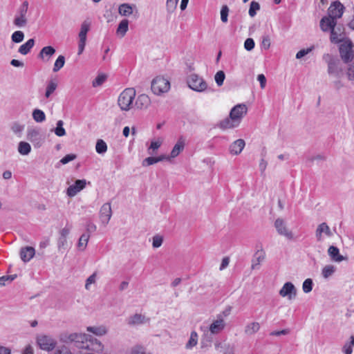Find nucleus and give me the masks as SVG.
Returning a JSON list of instances; mask_svg holds the SVG:
<instances>
[{
  "instance_id": "obj_1",
  "label": "nucleus",
  "mask_w": 354,
  "mask_h": 354,
  "mask_svg": "<svg viewBox=\"0 0 354 354\" xmlns=\"http://www.w3.org/2000/svg\"><path fill=\"white\" fill-rule=\"evenodd\" d=\"M89 337L90 335L85 333L65 332L60 334L59 340L66 344L74 343L80 348H86Z\"/></svg>"
},
{
  "instance_id": "obj_2",
  "label": "nucleus",
  "mask_w": 354,
  "mask_h": 354,
  "mask_svg": "<svg viewBox=\"0 0 354 354\" xmlns=\"http://www.w3.org/2000/svg\"><path fill=\"white\" fill-rule=\"evenodd\" d=\"M136 97V91L133 88L124 89L119 95L118 104L122 111H129L133 108V100Z\"/></svg>"
},
{
  "instance_id": "obj_3",
  "label": "nucleus",
  "mask_w": 354,
  "mask_h": 354,
  "mask_svg": "<svg viewBox=\"0 0 354 354\" xmlns=\"http://www.w3.org/2000/svg\"><path fill=\"white\" fill-rule=\"evenodd\" d=\"M323 60L328 65V73L329 75L338 79L343 75V68L340 66V62L338 59L327 53L323 55Z\"/></svg>"
},
{
  "instance_id": "obj_4",
  "label": "nucleus",
  "mask_w": 354,
  "mask_h": 354,
  "mask_svg": "<svg viewBox=\"0 0 354 354\" xmlns=\"http://www.w3.org/2000/svg\"><path fill=\"white\" fill-rule=\"evenodd\" d=\"M91 20L88 18L86 19L81 24L80 30L78 34V55H81L84 50L86 43V36L91 26Z\"/></svg>"
},
{
  "instance_id": "obj_5",
  "label": "nucleus",
  "mask_w": 354,
  "mask_h": 354,
  "mask_svg": "<svg viewBox=\"0 0 354 354\" xmlns=\"http://www.w3.org/2000/svg\"><path fill=\"white\" fill-rule=\"evenodd\" d=\"M170 88L169 80L163 77H156L151 82V91L156 95H161L167 92Z\"/></svg>"
},
{
  "instance_id": "obj_6",
  "label": "nucleus",
  "mask_w": 354,
  "mask_h": 354,
  "mask_svg": "<svg viewBox=\"0 0 354 354\" xmlns=\"http://www.w3.org/2000/svg\"><path fill=\"white\" fill-rule=\"evenodd\" d=\"M339 55L346 64L351 62L354 59V53L353 50V43L351 40H346L339 45Z\"/></svg>"
},
{
  "instance_id": "obj_7",
  "label": "nucleus",
  "mask_w": 354,
  "mask_h": 354,
  "mask_svg": "<svg viewBox=\"0 0 354 354\" xmlns=\"http://www.w3.org/2000/svg\"><path fill=\"white\" fill-rule=\"evenodd\" d=\"M28 9V2L25 1L17 10L13 24L18 28L25 27L28 23L26 14Z\"/></svg>"
},
{
  "instance_id": "obj_8",
  "label": "nucleus",
  "mask_w": 354,
  "mask_h": 354,
  "mask_svg": "<svg viewBox=\"0 0 354 354\" xmlns=\"http://www.w3.org/2000/svg\"><path fill=\"white\" fill-rule=\"evenodd\" d=\"M189 87L197 92H203L207 88V84L204 79L196 74H192L187 79Z\"/></svg>"
},
{
  "instance_id": "obj_9",
  "label": "nucleus",
  "mask_w": 354,
  "mask_h": 354,
  "mask_svg": "<svg viewBox=\"0 0 354 354\" xmlns=\"http://www.w3.org/2000/svg\"><path fill=\"white\" fill-rule=\"evenodd\" d=\"M37 343L41 349L46 351H53L57 344V342L55 339L46 335H37Z\"/></svg>"
},
{
  "instance_id": "obj_10",
  "label": "nucleus",
  "mask_w": 354,
  "mask_h": 354,
  "mask_svg": "<svg viewBox=\"0 0 354 354\" xmlns=\"http://www.w3.org/2000/svg\"><path fill=\"white\" fill-rule=\"evenodd\" d=\"M274 227L279 234L285 236L288 240L294 239L293 233L288 230L285 221L282 218H277L274 221Z\"/></svg>"
},
{
  "instance_id": "obj_11",
  "label": "nucleus",
  "mask_w": 354,
  "mask_h": 354,
  "mask_svg": "<svg viewBox=\"0 0 354 354\" xmlns=\"http://www.w3.org/2000/svg\"><path fill=\"white\" fill-rule=\"evenodd\" d=\"M248 108L243 104H239L234 106L230 111V118L236 122L240 124L242 118L246 115Z\"/></svg>"
},
{
  "instance_id": "obj_12",
  "label": "nucleus",
  "mask_w": 354,
  "mask_h": 354,
  "mask_svg": "<svg viewBox=\"0 0 354 354\" xmlns=\"http://www.w3.org/2000/svg\"><path fill=\"white\" fill-rule=\"evenodd\" d=\"M344 6L339 1L332 3L328 8V17L336 21L342 17L344 13Z\"/></svg>"
},
{
  "instance_id": "obj_13",
  "label": "nucleus",
  "mask_w": 354,
  "mask_h": 354,
  "mask_svg": "<svg viewBox=\"0 0 354 354\" xmlns=\"http://www.w3.org/2000/svg\"><path fill=\"white\" fill-rule=\"evenodd\" d=\"M279 295L283 297H288L289 300L295 298L297 295V289L291 282H286L279 290Z\"/></svg>"
},
{
  "instance_id": "obj_14",
  "label": "nucleus",
  "mask_w": 354,
  "mask_h": 354,
  "mask_svg": "<svg viewBox=\"0 0 354 354\" xmlns=\"http://www.w3.org/2000/svg\"><path fill=\"white\" fill-rule=\"evenodd\" d=\"M112 216V210L110 203H106L102 205L100 209V218L102 223L107 225Z\"/></svg>"
},
{
  "instance_id": "obj_15",
  "label": "nucleus",
  "mask_w": 354,
  "mask_h": 354,
  "mask_svg": "<svg viewBox=\"0 0 354 354\" xmlns=\"http://www.w3.org/2000/svg\"><path fill=\"white\" fill-rule=\"evenodd\" d=\"M86 185V180H77L73 185H70L68 187L66 191L67 195L70 197L75 196L79 192L85 187Z\"/></svg>"
},
{
  "instance_id": "obj_16",
  "label": "nucleus",
  "mask_w": 354,
  "mask_h": 354,
  "mask_svg": "<svg viewBox=\"0 0 354 354\" xmlns=\"http://www.w3.org/2000/svg\"><path fill=\"white\" fill-rule=\"evenodd\" d=\"M324 234L326 236L330 237L333 236V233L326 223H322L319 224L315 231V236L317 241H322L323 240L322 234Z\"/></svg>"
},
{
  "instance_id": "obj_17",
  "label": "nucleus",
  "mask_w": 354,
  "mask_h": 354,
  "mask_svg": "<svg viewBox=\"0 0 354 354\" xmlns=\"http://www.w3.org/2000/svg\"><path fill=\"white\" fill-rule=\"evenodd\" d=\"M86 348L93 352L100 353L103 351L104 345L98 339L90 336L86 343Z\"/></svg>"
},
{
  "instance_id": "obj_18",
  "label": "nucleus",
  "mask_w": 354,
  "mask_h": 354,
  "mask_svg": "<svg viewBox=\"0 0 354 354\" xmlns=\"http://www.w3.org/2000/svg\"><path fill=\"white\" fill-rule=\"evenodd\" d=\"M225 323L222 318V315H218L217 319L210 324L209 331L212 334H218L225 328Z\"/></svg>"
},
{
  "instance_id": "obj_19",
  "label": "nucleus",
  "mask_w": 354,
  "mask_h": 354,
  "mask_svg": "<svg viewBox=\"0 0 354 354\" xmlns=\"http://www.w3.org/2000/svg\"><path fill=\"white\" fill-rule=\"evenodd\" d=\"M151 104L150 98L145 94L139 95L133 104V108L139 110L146 109Z\"/></svg>"
},
{
  "instance_id": "obj_20",
  "label": "nucleus",
  "mask_w": 354,
  "mask_h": 354,
  "mask_svg": "<svg viewBox=\"0 0 354 354\" xmlns=\"http://www.w3.org/2000/svg\"><path fill=\"white\" fill-rule=\"evenodd\" d=\"M337 21L330 17H324L320 21V28L324 32H327L335 28Z\"/></svg>"
},
{
  "instance_id": "obj_21",
  "label": "nucleus",
  "mask_w": 354,
  "mask_h": 354,
  "mask_svg": "<svg viewBox=\"0 0 354 354\" xmlns=\"http://www.w3.org/2000/svg\"><path fill=\"white\" fill-rule=\"evenodd\" d=\"M35 250L30 246L22 248L20 250V257L24 262H28L35 255Z\"/></svg>"
},
{
  "instance_id": "obj_22",
  "label": "nucleus",
  "mask_w": 354,
  "mask_h": 354,
  "mask_svg": "<svg viewBox=\"0 0 354 354\" xmlns=\"http://www.w3.org/2000/svg\"><path fill=\"white\" fill-rule=\"evenodd\" d=\"M55 49L51 46H45L40 50L38 54V58L41 59L44 61L48 62L50 58L55 54Z\"/></svg>"
},
{
  "instance_id": "obj_23",
  "label": "nucleus",
  "mask_w": 354,
  "mask_h": 354,
  "mask_svg": "<svg viewBox=\"0 0 354 354\" xmlns=\"http://www.w3.org/2000/svg\"><path fill=\"white\" fill-rule=\"evenodd\" d=\"M328 253L333 261L341 262L346 259V257L339 254V249L335 246H330L328 249Z\"/></svg>"
},
{
  "instance_id": "obj_24",
  "label": "nucleus",
  "mask_w": 354,
  "mask_h": 354,
  "mask_svg": "<svg viewBox=\"0 0 354 354\" xmlns=\"http://www.w3.org/2000/svg\"><path fill=\"white\" fill-rule=\"evenodd\" d=\"M185 145V139L183 138V137H180L171 151L170 158H174L177 157L179 155V153L183 150Z\"/></svg>"
},
{
  "instance_id": "obj_25",
  "label": "nucleus",
  "mask_w": 354,
  "mask_h": 354,
  "mask_svg": "<svg viewBox=\"0 0 354 354\" xmlns=\"http://www.w3.org/2000/svg\"><path fill=\"white\" fill-rule=\"evenodd\" d=\"M245 145V143L243 139H238L230 145V151L232 154L238 155L243 151Z\"/></svg>"
},
{
  "instance_id": "obj_26",
  "label": "nucleus",
  "mask_w": 354,
  "mask_h": 354,
  "mask_svg": "<svg viewBox=\"0 0 354 354\" xmlns=\"http://www.w3.org/2000/svg\"><path fill=\"white\" fill-rule=\"evenodd\" d=\"M148 320L144 315L136 313L129 318L128 324L132 326L139 325L145 323Z\"/></svg>"
},
{
  "instance_id": "obj_27",
  "label": "nucleus",
  "mask_w": 354,
  "mask_h": 354,
  "mask_svg": "<svg viewBox=\"0 0 354 354\" xmlns=\"http://www.w3.org/2000/svg\"><path fill=\"white\" fill-rule=\"evenodd\" d=\"M265 259V253L263 250L257 251L253 257L252 269L255 270L259 268V266Z\"/></svg>"
},
{
  "instance_id": "obj_28",
  "label": "nucleus",
  "mask_w": 354,
  "mask_h": 354,
  "mask_svg": "<svg viewBox=\"0 0 354 354\" xmlns=\"http://www.w3.org/2000/svg\"><path fill=\"white\" fill-rule=\"evenodd\" d=\"M239 125V124L236 122L234 120H232L230 115L229 118L221 120L218 124V127L222 129H227L236 127Z\"/></svg>"
},
{
  "instance_id": "obj_29",
  "label": "nucleus",
  "mask_w": 354,
  "mask_h": 354,
  "mask_svg": "<svg viewBox=\"0 0 354 354\" xmlns=\"http://www.w3.org/2000/svg\"><path fill=\"white\" fill-rule=\"evenodd\" d=\"M27 138L33 143L39 144L41 140L39 131L35 129H28Z\"/></svg>"
},
{
  "instance_id": "obj_30",
  "label": "nucleus",
  "mask_w": 354,
  "mask_h": 354,
  "mask_svg": "<svg viewBox=\"0 0 354 354\" xmlns=\"http://www.w3.org/2000/svg\"><path fill=\"white\" fill-rule=\"evenodd\" d=\"M35 45V39H30L25 44H22L18 49V52L23 55H26L30 53V50Z\"/></svg>"
},
{
  "instance_id": "obj_31",
  "label": "nucleus",
  "mask_w": 354,
  "mask_h": 354,
  "mask_svg": "<svg viewBox=\"0 0 354 354\" xmlns=\"http://www.w3.org/2000/svg\"><path fill=\"white\" fill-rule=\"evenodd\" d=\"M86 330L93 333L97 336H102L107 333L108 330L104 326H88Z\"/></svg>"
},
{
  "instance_id": "obj_32",
  "label": "nucleus",
  "mask_w": 354,
  "mask_h": 354,
  "mask_svg": "<svg viewBox=\"0 0 354 354\" xmlns=\"http://www.w3.org/2000/svg\"><path fill=\"white\" fill-rule=\"evenodd\" d=\"M118 12L122 16L128 17L133 13V6L129 3H122L119 6Z\"/></svg>"
},
{
  "instance_id": "obj_33",
  "label": "nucleus",
  "mask_w": 354,
  "mask_h": 354,
  "mask_svg": "<svg viewBox=\"0 0 354 354\" xmlns=\"http://www.w3.org/2000/svg\"><path fill=\"white\" fill-rule=\"evenodd\" d=\"M89 238L88 234L84 233L81 235L77 243V248L80 250L84 251L86 249Z\"/></svg>"
},
{
  "instance_id": "obj_34",
  "label": "nucleus",
  "mask_w": 354,
  "mask_h": 354,
  "mask_svg": "<svg viewBox=\"0 0 354 354\" xmlns=\"http://www.w3.org/2000/svg\"><path fill=\"white\" fill-rule=\"evenodd\" d=\"M162 143V140L160 138H158L156 140H151L150 146L147 149L148 153L150 155L155 154L156 151L158 149Z\"/></svg>"
},
{
  "instance_id": "obj_35",
  "label": "nucleus",
  "mask_w": 354,
  "mask_h": 354,
  "mask_svg": "<svg viewBox=\"0 0 354 354\" xmlns=\"http://www.w3.org/2000/svg\"><path fill=\"white\" fill-rule=\"evenodd\" d=\"M31 151V147L29 143L21 141L18 145V151L21 155H28Z\"/></svg>"
},
{
  "instance_id": "obj_36",
  "label": "nucleus",
  "mask_w": 354,
  "mask_h": 354,
  "mask_svg": "<svg viewBox=\"0 0 354 354\" xmlns=\"http://www.w3.org/2000/svg\"><path fill=\"white\" fill-rule=\"evenodd\" d=\"M57 87V84L55 81H49L46 88L45 97L46 98H49L51 96V95L55 92Z\"/></svg>"
},
{
  "instance_id": "obj_37",
  "label": "nucleus",
  "mask_w": 354,
  "mask_h": 354,
  "mask_svg": "<svg viewBox=\"0 0 354 354\" xmlns=\"http://www.w3.org/2000/svg\"><path fill=\"white\" fill-rule=\"evenodd\" d=\"M129 21L127 19H122L118 25L117 28V33L124 37L128 30Z\"/></svg>"
},
{
  "instance_id": "obj_38",
  "label": "nucleus",
  "mask_w": 354,
  "mask_h": 354,
  "mask_svg": "<svg viewBox=\"0 0 354 354\" xmlns=\"http://www.w3.org/2000/svg\"><path fill=\"white\" fill-rule=\"evenodd\" d=\"M335 270L336 268L334 266L327 265L323 268L322 274L324 278L328 279L335 273Z\"/></svg>"
},
{
  "instance_id": "obj_39",
  "label": "nucleus",
  "mask_w": 354,
  "mask_h": 354,
  "mask_svg": "<svg viewBox=\"0 0 354 354\" xmlns=\"http://www.w3.org/2000/svg\"><path fill=\"white\" fill-rule=\"evenodd\" d=\"M259 328L260 325L258 322H252L246 326L245 333L248 335H252L257 333Z\"/></svg>"
},
{
  "instance_id": "obj_40",
  "label": "nucleus",
  "mask_w": 354,
  "mask_h": 354,
  "mask_svg": "<svg viewBox=\"0 0 354 354\" xmlns=\"http://www.w3.org/2000/svg\"><path fill=\"white\" fill-rule=\"evenodd\" d=\"M198 343V334L195 331H192L190 335V337L187 343L186 344V348L191 349L195 346Z\"/></svg>"
},
{
  "instance_id": "obj_41",
  "label": "nucleus",
  "mask_w": 354,
  "mask_h": 354,
  "mask_svg": "<svg viewBox=\"0 0 354 354\" xmlns=\"http://www.w3.org/2000/svg\"><path fill=\"white\" fill-rule=\"evenodd\" d=\"M32 118L37 122H42L46 120V115L43 111L37 109L32 112Z\"/></svg>"
},
{
  "instance_id": "obj_42",
  "label": "nucleus",
  "mask_w": 354,
  "mask_h": 354,
  "mask_svg": "<svg viewBox=\"0 0 354 354\" xmlns=\"http://www.w3.org/2000/svg\"><path fill=\"white\" fill-rule=\"evenodd\" d=\"M95 150L97 153L103 154L107 151V145L106 142L101 139L97 140L95 145Z\"/></svg>"
},
{
  "instance_id": "obj_43",
  "label": "nucleus",
  "mask_w": 354,
  "mask_h": 354,
  "mask_svg": "<svg viewBox=\"0 0 354 354\" xmlns=\"http://www.w3.org/2000/svg\"><path fill=\"white\" fill-rule=\"evenodd\" d=\"M65 64V57L63 55H59L57 59H56L54 66H53V72H57L59 71Z\"/></svg>"
},
{
  "instance_id": "obj_44",
  "label": "nucleus",
  "mask_w": 354,
  "mask_h": 354,
  "mask_svg": "<svg viewBox=\"0 0 354 354\" xmlns=\"http://www.w3.org/2000/svg\"><path fill=\"white\" fill-rule=\"evenodd\" d=\"M64 122L62 120H58L57 122V127L54 130L55 133L59 136L62 137L66 135V131L63 127Z\"/></svg>"
},
{
  "instance_id": "obj_45",
  "label": "nucleus",
  "mask_w": 354,
  "mask_h": 354,
  "mask_svg": "<svg viewBox=\"0 0 354 354\" xmlns=\"http://www.w3.org/2000/svg\"><path fill=\"white\" fill-rule=\"evenodd\" d=\"M260 9V5L258 2L257 1H252L251 3H250V8H249V15L251 17H254L256 14H257V12Z\"/></svg>"
},
{
  "instance_id": "obj_46",
  "label": "nucleus",
  "mask_w": 354,
  "mask_h": 354,
  "mask_svg": "<svg viewBox=\"0 0 354 354\" xmlns=\"http://www.w3.org/2000/svg\"><path fill=\"white\" fill-rule=\"evenodd\" d=\"M12 41L15 43H20L24 39V34L21 30L14 32L11 36Z\"/></svg>"
},
{
  "instance_id": "obj_47",
  "label": "nucleus",
  "mask_w": 354,
  "mask_h": 354,
  "mask_svg": "<svg viewBox=\"0 0 354 354\" xmlns=\"http://www.w3.org/2000/svg\"><path fill=\"white\" fill-rule=\"evenodd\" d=\"M225 78V75L223 71H218L214 75L215 82L218 86H221L223 84Z\"/></svg>"
},
{
  "instance_id": "obj_48",
  "label": "nucleus",
  "mask_w": 354,
  "mask_h": 354,
  "mask_svg": "<svg viewBox=\"0 0 354 354\" xmlns=\"http://www.w3.org/2000/svg\"><path fill=\"white\" fill-rule=\"evenodd\" d=\"M313 280L311 279H306L304 281L303 285H302L303 291L305 293H308V292H311V290H313Z\"/></svg>"
},
{
  "instance_id": "obj_49",
  "label": "nucleus",
  "mask_w": 354,
  "mask_h": 354,
  "mask_svg": "<svg viewBox=\"0 0 354 354\" xmlns=\"http://www.w3.org/2000/svg\"><path fill=\"white\" fill-rule=\"evenodd\" d=\"M341 35L338 34L335 30V28H333L330 30V41L334 44H337L342 41V38H340Z\"/></svg>"
},
{
  "instance_id": "obj_50",
  "label": "nucleus",
  "mask_w": 354,
  "mask_h": 354,
  "mask_svg": "<svg viewBox=\"0 0 354 354\" xmlns=\"http://www.w3.org/2000/svg\"><path fill=\"white\" fill-rule=\"evenodd\" d=\"M178 0H167L166 7L169 12H173L178 5Z\"/></svg>"
},
{
  "instance_id": "obj_51",
  "label": "nucleus",
  "mask_w": 354,
  "mask_h": 354,
  "mask_svg": "<svg viewBox=\"0 0 354 354\" xmlns=\"http://www.w3.org/2000/svg\"><path fill=\"white\" fill-rule=\"evenodd\" d=\"M229 8L227 6L224 5L221 10V19L223 23L227 22L228 20Z\"/></svg>"
},
{
  "instance_id": "obj_52",
  "label": "nucleus",
  "mask_w": 354,
  "mask_h": 354,
  "mask_svg": "<svg viewBox=\"0 0 354 354\" xmlns=\"http://www.w3.org/2000/svg\"><path fill=\"white\" fill-rule=\"evenodd\" d=\"M106 77L104 75H99L96 77V78L93 81V86L94 87H97L102 84V83L105 81Z\"/></svg>"
},
{
  "instance_id": "obj_53",
  "label": "nucleus",
  "mask_w": 354,
  "mask_h": 354,
  "mask_svg": "<svg viewBox=\"0 0 354 354\" xmlns=\"http://www.w3.org/2000/svg\"><path fill=\"white\" fill-rule=\"evenodd\" d=\"M314 48V46H311L310 48H306V49H301L299 51H298L296 54V58L297 59H301L305 55H308L309 53H310Z\"/></svg>"
},
{
  "instance_id": "obj_54",
  "label": "nucleus",
  "mask_w": 354,
  "mask_h": 354,
  "mask_svg": "<svg viewBox=\"0 0 354 354\" xmlns=\"http://www.w3.org/2000/svg\"><path fill=\"white\" fill-rule=\"evenodd\" d=\"M254 41L252 38H248L244 42V48L245 50L250 51L254 48Z\"/></svg>"
},
{
  "instance_id": "obj_55",
  "label": "nucleus",
  "mask_w": 354,
  "mask_h": 354,
  "mask_svg": "<svg viewBox=\"0 0 354 354\" xmlns=\"http://www.w3.org/2000/svg\"><path fill=\"white\" fill-rule=\"evenodd\" d=\"M76 158V156L75 154H73V153H70V154H67L66 156H65L64 157H63L61 160H60V162L62 164V165H66L67 163H68L69 162L75 160Z\"/></svg>"
},
{
  "instance_id": "obj_56",
  "label": "nucleus",
  "mask_w": 354,
  "mask_h": 354,
  "mask_svg": "<svg viewBox=\"0 0 354 354\" xmlns=\"http://www.w3.org/2000/svg\"><path fill=\"white\" fill-rule=\"evenodd\" d=\"M157 163L156 157H148L142 161V166L147 167Z\"/></svg>"
},
{
  "instance_id": "obj_57",
  "label": "nucleus",
  "mask_w": 354,
  "mask_h": 354,
  "mask_svg": "<svg viewBox=\"0 0 354 354\" xmlns=\"http://www.w3.org/2000/svg\"><path fill=\"white\" fill-rule=\"evenodd\" d=\"M163 239L160 236H154L153 237L152 245L153 248H157L161 246Z\"/></svg>"
},
{
  "instance_id": "obj_58",
  "label": "nucleus",
  "mask_w": 354,
  "mask_h": 354,
  "mask_svg": "<svg viewBox=\"0 0 354 354\" xmlns=\"http://www.w3.org/2000/svg\"><path fill=\"white\" fill-rule=\"evenodd\" d=\"M54 354H72V353L68 347L62 346L55 350Z\"/></svg>"
},
{
  "instance_id": "obj_59",
  "label": "nucleus",
  "mask_w": 354,
  "mask_h": 354,
  "mask_svg": "<svg viewBox=\"0 0 354 354\" xmlns=\"http://www.w3.org/2000/svg\"><path fill=\"white\" fill-rule=\"evenodd\" d=\"M97 226L92 221H88L86 224V230L88 233H92L95 232Z\"/></svg>"
},
{
  "instance_id": "obj_60",
  "label": "nucleus",
  "mask_w": 354,
  "mask_h": 354,
  "mask_svg": "<svg viewBox=\"0 0 354 354\" xmlns=\"http://www.w3.org/2000/svg\"><path fill=\"white\" fill-rule=\"evenodd\" d=\"M96 274H91L86 281L85 288L89 290L90 285L95 282Z\"/></svg>"
},
{
  "instance_id": "obj_61",
  "label": "nucleus",
  "mask_w": 354,
  "mask_h": 354,
  "mask_svg": "<svg viewBox=\"0 0 354 354\" xmlns=\"http://www.w3.org/2000/svg\"><path fill=\"white\" fill-rule=\"evenodd\" d=\"M261 45L265 49H268L270 48V39L268 35H265L263 37Z\"/></svg>"
},
{
  "instance_id": "obj_62",
  "label": "nucleus",
  "mask_w": 354,
  "mask_h": 354,
  "mask_svg": "<svg viewBox=\"0 0 354 354\" xmlns=\"http://www.w3.org/2000/svg\"><path fill=\"white\" fill-rule=\"evenodd\" d=\"M67 243L66 238L59 236L57 242L58 249L60 250L62 249H65L66 245Z\"/></svg>"
},
{
  "instance_id": "obj_63",
  "label": "nucleus",
  "mask_w": 354,
  "mask_h": 354,
  "mask_svg": "<svg viewBox=\"0 0 354 354\" xmlns=\"http://www.w3.org/2000/svg\"><path fill=\"white\" fill-rule=\"evenodd\" d=\"M347 75L349 80H354V64L348 66Z\"/></svg>"
},
{
  "instance_id": "obj_64",
  "label": "nucleus",
  "mask_w": 354,
  "mask_h": 354,
  "mask_svg": "<svg viewBox=\"0 0 354 354\" xmlns=\"http://www.w3.org/2000/svg\"><path fill=\"white\" fill-rule=\"evenodd\" d=\"M342 352L344 354H352L353 348L351 344H348V342L345 343L342 347Z\"/></svg>"
}]
</instances>
